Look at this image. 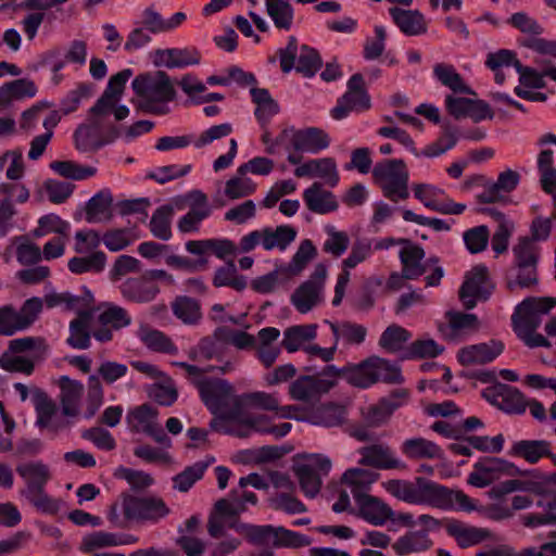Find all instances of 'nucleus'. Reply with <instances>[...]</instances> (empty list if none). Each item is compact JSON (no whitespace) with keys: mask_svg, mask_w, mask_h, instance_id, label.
<instances>
[{"mask_svg":"<svg viewBox=\"0 0 556 556\" xmlns=\"http://www.w3.org/2000/svg\"><path fill=\"white\" fill-rule=\"evenodd\" d=\"M383 486L392 496L405 503L424 504L445 511L477 510V502L462 490L450 489L424 477H416L414 481L391 479Z\"/></svg>","mask_w":556,"mask_h":556,"instance_id":"1","label":"nucleus"},{"mask_svg":"<svg viewBox=\"0 0 556 556\" xmlns=\"http://www.w3.org/2000/svg\"><path fill=\"white\" fill-rule=\"evenodd\" d=\"M172 365L186 371V378L197 388L202 402L212 414L236 407V402L238 406H242V400L235 394L233 387L227 380L205 376L208 369L186 362H173Z\"/></svg>","mask_w":556,"mask_h":556,"instance_id":"2","label":"nucleus"},{"mask_svg":"<svg viewBox=\"0 0 556 556\" xmlns=\"http://www.w3.org/2000/svg\"><path fill=\"white\" fill-rule=\"evenodd\" d=\"M131 87L140 98L139 109L149 114H167L169 112L167 103L176 98L170 78L163 71L138 75L131 81Z\"/></svg>","mask_w":556,"mask_h":556,"instance_id":"3","label":"nucleus"},{"mask_svg":"<svg viewBox=\"0 0 556 556\" xmlns=\"http://www.w3.org/2000/svg\"><path fill=\"white\" fill-rule=\"evenodd\" d=\"M50 346L43 337H23L9 341L0 355V367L9 372L30 376L37 364L48 356Z\"/></svg>","mask_w":556,"mask_h":556,"instance_id":"4","label":"nucleus"},{"mask_svg":"<svg viewBox=\"0 0 556 556\" xmlns=\"http://www.w3.org/2000/svg\"><path fill=\"white\" fill-rule=\"evenodd\" d=\"M372 178L390 201L399 202L409 197V174L403 160L393 159L377 163L372 169Z\"/></svg>","mask_w":556,"mask_h":556,"instance_id":"5","label":"nucleus"},{"mask_svg":"<svg viewBox=\"0 0 556 556\" xmlns=\"http://www.w3.org/2000/svg\"><path fill=\"white\" fill-rule=\"evenodd\" d=\"M289 142L286 150H294L302 153L317 154L330 146L329 135L321 128L307 127L295 129L287 127L277 136L276 143Z\"/></svg>","mask_w":556,"mask_h":556,"instance_id":"6","label":"nucleus"},{"mask_svg":"<svg viewBox=\"0 0 556 556\" xmlns=\"http://www.w3.org/2000/svg\"><path fill=\"white\" fill-rule=\"evenodd\" d=\"M556 305V298H528L515 309L511 324L517 336L533 332L541 325V316L547 314Z\"/></svg>","mask_w":556,"mask_h":556,"instance_id":"7","label":"nucleus"},{"mask_svg":"<svg viewBox=\"0 0 556 556\" xmlns=\"http://www.w3.org/2000/svg\"><path fill=\"white\" fill-rule=\"evenodd\" d=\"M327 268L318 264L309 278L302 282L292 293L291 303L298 312L306 314L325 300Z\"/></svg>","mask_w":556,"mask_h":556,"instance_id":"8","label":"nucleus"},{"mask_svg":"<svg viewBox=\"0 0 556 556\" xmlns=\"http://www.w3.org/2000/svg\"><path fill=\"white\" fill-rule=\"evenodd\" d=\"M159 410L150 404H142L128 410L126 424L130 432L144 433L156 443L170 447L172 441L163 430L159 420Z\"/></svg>","mask_w":556,"mask_h":556,"instance_id":"9","label":"nucleus"},{"mask_svg":"<svg viewBox=\"0 0 556 556\" xmlns=\"http://www.w3.org/2000/svg\"><path fill=\"white\" fill-rule=\"evenodd\" d=\"M121 506L126 518L139 521L157 522L165 518L170 509L166 503L157 496L121 495Z\"/></svg>","mask_w":556,"mask_h":556,"instance_id":"10","label":"nucleus"},{"mask_svg":"<svg viewBox=\"0 0 556 556\" xmlns=\"http://www.w3.org/2000/svg\"><path fill=\"white\" fill-rule=\"evenodd\" d=\"M331 469V460L320 454L309 456L306 462L293 467L301 491L308 498H314L321 489L323 477Z\"/></svg>","mask_w":556,"mask_h":556,"instance_id":"11","label":"nucleus"},{"mask_svg":"<svg viewBox=\"0 0 556 556\" xmlns=\"http://www.w3.org/2000/svg\"><path fill=\"white\" fill-rule=\"evenodd\" d=\"M371 106L370 97L365 88L362 74L352 75L348 81V90L339 98L337 105L331 110L334 119L345 118L350 112H364Z\"/></svg>","mask_w":556,"mask_h":556,"instance_id":"12","label":"nucleus"},{"mask_svg":"<svg viewBox=\"0 0 556 556\" xmlns=\"http://www.w3.org/2000/svg\"><path fill=\"white\" fill-rule=\"evenodd\" d=\"M494 286L490 280L489 270L485 266L473 267L466 276V280L459 289V298L467 309L477 304V299L486 300L492 293Z\"/></svg>","mask_w":556,"mask_h":556,"instance_id":"13","label":"nucleus"},{"mask_svg":"<svg viewBox=\"0 0 556 556\" xmlns=\"http://www.w3.org/2000/svg\"><path fill=\"white\" fill-rule=\"evenodd\" d=\"M516 470V466L508 460L498 457H484L473 465V471L468 476V483L477 488H484L504 475H514Z\"/></svg>","mask_w":556,"mask_h":556,"instance_id":"14","label":"nucleus"},{"mask_svg":"<svg viewBox=\"0 0 556 556\" xmlns=\"http://www.w3.org/2000/svg\"><path fill=\"white\" fill-rule=\"evenodd\" d=\"M414 195L427 208L441 213L459 215L466 210V205L456 203L453 200L445 198L443 189L430 184H416L413 187Z\"/></svg>","mask_w":556,"mask_h":556,"instance_id":"15","label":"nucleus"},{"mask_svg":"<svg viewBox=\"0 0 556 556\" xmlns=\"http://www.w3.org/2000/svg\"><path fill=\"white\" fill-rule=\"evenodd\" d=\"M361 455L359 465L372 467L380 470H405L407 465L400 459L395 452L383 443L363 446L358 450Z\"/></svg>","mask_w":556,"mask_h":556,"instance_id":"16","label":"nucleus"},{"mask_svg":"<svg viewBox=\"0 0 556 556\" xmlns=\"http://www.w3.org/2000/svg\"><path fill=\"white\" fill-rule=\"evenodd\" d=\"M444 528L447 535L453 538L460 548H468L493 540L491 530L471 526L457 519H446Z\"/></svg>","mask_w":556,"mask_h":556,"instance_id":"17","label":"nucleus"},{"mask_svg":"<svg viewBox=\"0 0 556 556\" xmlns=\"http://www.w3.org/2000/svg\"><path fill=\"white\" fill-rule=\"evenodd\" d=\"M34 406L36 412V426L40 429L58 433L71 425L68 420L59 417L58 406L47 393L38 391L34 396Z\"/></svg>","mask_w":556,"mask_h":556,"instance_id":"18","label":"nucleus"},{"mask_svg":"<svg viewBox=\"0 0 556 556\" xmlns=\"http://www.w3.org/2000/svg\"><path fill=\"white\" fill-rule=\"evenodd\" d=\"M334 381L320 376H301L289 386V394L293 400L312 402L328 393Z\"/></svg>","mask_w":556,"mask_h":556,"instance_id":"19","label":"nucleus"},{"mask_svg":"<svg viewBox=\"0 0 556 556\" xmlns=\"http://www.w3.org/2000/svg\"><path fill=\"white\" fill-rule=\"evenodd\" d=\"M241 428L244 438L250 437L252 433L257 432L262 434H271L276 439L287 435L292 425L290 422H282L280 425H273L271 419L266 415H250L241 408Z\"/></svg>","mask_w":556,"mask_h":556,"instance_id":"20","label":"nucleus"},{"mask_svg":"<svg viewBox=\"0 0 556 556\" xmlns=\"http://www.w3.org/2000/svg\"><path fill=\"white\" fill-rule=\"evenodd\" d=\"M504 350L500 340H490L479 344L468 345L459 350L458 361L464 366L483 365L494 361Z\"/></svg>","mask_w":556,"mask_h":556,"instance_id":"21","label":"nucleus"},{"mask_svg":"<svg viewBox=\"0 0 556 556\" xmlns=\"http://www.w3.org/2000/svg\"><path fill=\"white\" fill-rule=\"evenodd\" d=\"M400 451L408 460L413 462L444 458L443 450L437 443L422 437L405 439L400 445Z\"/></svg>","mask_w":556,"mask_h":556,"instance_id":"22","label":"nucleus"},{"mask_svg":"<svg viewBox=\"0 0 556 556\" xmlns=\"http://www.w3.org/2000/svg\"><path fill=\"white\" fill-rule=\"evenodd\" d=\"M201 54L195 48L157 49L154 52V65L167 68H180L199 64Z\"/></svg>","mask_w":556,"mask_h":556,"instance_id":"23","label":"nucleus"},{"mask_svg":"<svg viewBox=\"0 0 556 556\" xmlns=\"http://www.w3.org/2000/svg\"><path fill=\"white\" fill-rule=\"evenodd\" d=\"M138 538L132 534H117L106 531H94L86 534L80 543L79 549L83 553H92L97 549L115 547L121 545H132Z\"/></svg>","mask_w":556,"mask_h":556,"instance_id":"24","label":"nucleus"},{"mask_svg":"<svg viewBox=\"0 0 556 556\" xmlns=\"http://www.w3.org/2000/svg\"><path fill=\"white\" fill-rule=\"evenodd\" d=\"M60 394L59 400L64 417L74 418L79 415L80 401L84 394V384L73 380L67 376L59 379Z\"/></svg>","mask_w":556,"mask_h":556,"instance_id":"25","label":"nucleus"},{"mask_svg":"<svg viewBox=\"0 0 556 556\" xmlns=\"http://www.w3.org/2000/svg\"><path fill=\"white\" fill-rule=\"evenodd\" d=\"M303 200L311 212L320 215L334 212L339 207L336 195L325 189L320 182H314L311 187L305 189Z\"/></svg>","mask_w":556,"mask_h":556,"instance_id":"26","label":"nucleus"},{"mask_svg":"<svg viewBox=\"0 0 556 556\" xmlns=\"http://www.w3.org/2000/svg\"><path fill=\"white\" fill-rule=\"evenodd\" d=\"M488 399L497 405L503 412L509 414H522L527 408V402L521 392L507 384H497L489 391Z\"/></svg>","mask_w":556,"mask_h":556,"instance_id":"27","label":"nucleus"},{"mask_svg":"<svg viewBox=\"0 0 556 556\" xmlns=\"http://www.w3.org/2000/svg\"><path fill=\"white\" fill-rule=\"evenodd\" d=\"M119 289L126 300L135 303H149L153 301L160 292L157 285L150 281L146 275L125 280Z\"/></svg>","mask_w":556,"mask_h":556,"instance_id":"28","label":"nucleus"},{"mask_svg":"<svg viewBox=\"0 0 556 556\" xmlns=\"http://www.w3.org/2000/svg\"><path fill=\"white\" fill-rule=\"evenodd\" d=\"M358 516L372 526H383L392 518V509L378 497L367 495L355 501Z\"/></svg>","mask_w":556,"mask_h":556,"instance_id":"29","label":"nucleus"},{"mask_svg":"<svg viewBox=\"0 0 556 556\" xmlns=\"http://www.w3.org/2000/svg\"><path fill=\"white\" fill-rule=\"evenodd\" d=\"M93 312L91 309H83L77 313V317L70 323V336L66 343L73 349L86 350L90 346V323Z\"/></svg>","mask_w":556,"mask_h":556,"instance_id":"30","label":"nucleus"},{"mask_svg":"<svg viewBox=\"0 0 556 556\" xmlns=\"http://www.w3.org/2000/svg\"><path fill=\"white\" fill-rule=\"evenodd\" d=\"M389 13L401 31L407 36H418L427 31L425 16L417 10L391 8Z\"/></svg>","mask_w":556,"mask_h":556,"instance_id":"31","label":"nucleus"},{"mask_svg":"<svg viewBox=\"0 0 556 556\" xmlns=\"http://www.w3.org/2000/svg\"><path fill=\"white\" fill-rule=\"evenodd\" d=\"M511 457L522 458L529 464L551 455V443L545 440H520L513 443L508 451Z\"/></svg>","mask_w":556,"mask_h":556,"instance_id":"32","label":"nucleus"},{"mask_svg":"<svg viewBox=\"0 0 556 556\" xmlns=\"http://www.w3.org/2000/svg\"><path fill=\"white\" fill-rule=\"evenodd\" d=\"M433 542L427 531H408L401 535L391 546L396 555L407 556L409 554L422 553L432 546Z\"/></svg>","mask_w":556,"mask_h":556,"instance_id":"33","label":"nucleus"},{"mask_svg":"<svg viewBox=\"0 0 556 556\" xmlns=\"http://www.w3.org/2000/svg\"><path fill=\"white\" fill-rule=\"evenodd\" d=\"M399 256L404 277L407 280H415L426 273V266L421 263L425 258V251L421 247L409 241L401 249Z\"/></svg>","mask_w":556,"mask_h":556,"instance_id":"34","label":"nucleus"},{"mask_svg":"<svg viewBox=\"0 0 556 556\" xmlns=\"http://www.w3.org/2000/svg\"><path fill=\"white\" fill-rule=\"evenodd\" d=\"M378 473L363 468L348 469L342 476V483L345 484L357 501L369 495L371 484L378 479Z\"/></svg>","mask_w":556,"mask_h":556,"instance_id":"35","label":"nucleus"},{"mask_svg":"<svg viewBox=\"0 0 556 556\" xmlns=\"http://www.w3.org/2000/svg\"><path fill=\"white\" fill-rule=\"evenodd\" d=\"M217 415L210 422L212 430L237 438H244L245 433L241 432V406H238V403L236 407L226 408Z\"/></svg>","mask_w":556,"mask_h":556,"instance_id":"36","label":"nucleus"},{"mask_svg":"<svg viewBox=\"0 0 556 556\" xmlns=\"http://www.w3.org/2000/svg\"><path fill=\"white\" fill-rule=\"evenodd\" d=\"M536 63L543 67L542 73H538L535 70L523 66L520 61L515 62V68L520 75V84L531 88H544V77H549L556 81V67L548 64L544 60H538Z\"/></svg>","mask_w":556,"mask_h":556,"instance_id":"37","label":"nucleus"},{"mask_svg":"<svg viewBox=\"0 0 556 556\" xmlns=\"http://www.w3.org/2000/svg\"><path fill=\"white\" fill-rule=\"evenodd\" d=\"M345 381L359 389H367L377 383V377L372 369V356L358 364L346 365Z\"/></svg>","mask_w":556,"mask_h":556,"instance_id":"38","label":"nucleus"},{"mask_svg":"<svg viewBox=\"0 0 556 556\" xmlns=\"http://www.w3.org/2000/svg\"><path fill=\"white\" fill-rule=\"evenodd\" d=\"M113 198L109 191H100L86 204V220L89 224L104 223L112 218Z\"/></svg>","mask_w":556,"mask_h":556,"instance_id":"39","label":"nucleus"},{"mask_svg":"<svg viewBox=\"0 0 556 556\" xmlns=\"http://www.w3.org/2000/svg\"><path fill=\"white\" fill-rule=\"evenodd\" d=\"M262 229L265 251L274 249L285 251L296 238V230L290 225H281L276 228L264 227Z\"/></svg>","mask_w":556,"mask_h":556,"instance_id":"40","label":"nucleus"},{"mask_svg":"<svg viewBox=\"0 0 556 556\" xmlns=\"http://www.w3.org/2000/svg\"><path fill=\"white\" fill-rule=\"evenodd\" d=\"M433 75L443 86L451 89L454 93L475 94L452 64L437 63L433 66Z\"/></svg>","mask_w":556,"mask_h":556,"instance_id":"41","label":"nucleus"},{"mask_svg":"<svg viewBox=\"0 0 556 556\" xmlns=\"http://www.w3.org/2000/svg\"><path fill=\"white\" fill-rule=\"evenodd\" d=\"M316 336V325L291 326L285 330L281 345L289 353H293L304 349V343L314 340Z\"/></svg>","mask_w":556,"mask_h":556,"instance_id":"42","label":"nucleus"},{"mask_svg":"<svg viewBox=\"0 0 556 556\" xmlns=\"http://www.w3.org/2000/svg\"><path fill=\"white\" fill-rule=\"evenodd\" d=\"M329 326L333 333L336 345H338L339 340H343L345 344L359 345L367 336V328L361 324L342 321L329 323Z\"/></svg>","mask_w":556,"mask_h":556,"instance_id":"43","label":"nucleus"},{"mask_svg":"<svg viewBox=\"0 0 556 556\" xmlns=\"http://www.w3.org/2000/svg\"><path fill=\"white\" fill-rule=\"evenodd\" d=\"M175 214V208L172 204H164L159 206L151 216L150 231L153 237L167 241L172 238V220Z\"/></svg>","mask_w":556,"mask_h":556,"instance_id":"44","label":"nucleus"},{"mask_svg":"<svg viewBox=\"0 0 556 556\" xmlns=\"http://www.w3.org/2000/svg\"><path fill=\"white\" fill-rule=\"evenodd\" d=\"M139 338L142 343L151 351L169 355L178 354V348L176 344L168 336L160 330L151 329L148 327L141 328L139 330Z\"/></svg>","mask_w":556,"mask_h":556,"instance_id":"45","label":"nucleus"},{"mask_svg":"<svg viewBox=\"0 0 556 556\" xmlns=\"http://www.w3.org/2000/svg\"><path fill=\"white\" fill-rule=\"evenodd\" d=\"M266 13L276 28L290 30L293 25L294 10L286 0H265Z\"/></svg>","mask_w":556,"mask_h":556,"instance_id":"46","label":"nucleus"},{"mask_svg":"<svg viewBox=\"0 0 556 556\" xmlns=\"http://www.w3.org/2000/svg\"><path fill=\"white\" fill-rule=\"evenodd\" d=\"M229 528L243 535L250 543L254 545L267 544L275 532V528L271 526L244 523L240 521V519H236L230 522Z\"/></svg>","mask_w":556,"mask_h":556,"instance_id":"47","label":"nucleus"},{"mask_svg":"<svg viewBox=\"0 0 556 556\" xmlns=\"http://www.w3.org/2000/svg\"><path fill=\"white\" fill-rule=\"evenodd\" d=\"M172 311L186 325H197L202 318L200 303L189 296H177L172 303Z\"/></svg>","mask_w":556,"mask_h":556,"instance_id":"48","label":"nucleus"},{"mask_svg":"<svg viewBox=\"0 0 556 556\" xmlns=\"http://www.w3.org/2000/svg\"><path fill=\"white\" fill-rule=\"evenodd\" d=\"M16 471L26 481L27 489L43 488L50 479L49 468L41 462L18 465Z\"/></svg>","mask_w":556,"mask_h":556,"instance_id":"49","label":"nucleus"},{"mask_svg":"<svg viewBox=\"0 0 556 556\" xmlns=\"http://www.w3.org/2000/svg\"><path fill=\"white\" fill-rule=\"evenodd\" d=\"M210 464L211 460H200L186 467L181 472L173 477V488L179 492H188L197 481L202 479Z\"/></svg>","mask_w":556,"mask_h":556,"instance_id":"50","label":"nucleus"},{"mask_svg":"<svg viewBox=\"0 0 556 556\" xmlns=\"http://www.w3.org/2000/svg\"><path fill=\"white\" fill-rule=\"evenodd\" d=\"M106 264V255L102 251H96L87 256H76L68 261V269L73 274L101 273Z\"/></svg>","mask_w":556,"mask_h":556,"instance_id":"51","label":"nucleus"},{"mask_svg":"<svg viewBox=\"0 0 556 556\" xmlns=\"http://www.w3.org/2000/svg\"><path fill=\"white\" fill-rule=\"evenodd\" d=\"M325 232L327 233V238L323 243V251L334 258H339L346 252L350 245L348 232L338 230L332 225H327Z\"/></svg>","mask_w":556,"mask_h":556,"instance_id":"52","label":"nucleus"},{"mask_svg":"<svg viewBox=\"0 0 556 556\" xmlns=\"http://www.w3.org/2000/svg\"><path fill=\"white\" fill-rule=\"evenodd\" d=\"M372 369L375 377H377V383L401 384L404 382L401 368L386 358L374 355Z\"/></svg>","mask_w":556,"mask_h":556,"instance_id":"53","label":"nucleus"},{"mask_svg":"<svg viewBox=\"0 0 556 556\" xmlns=\"http://www.w3.org/2000/svg\"><path fill=\"white\" fill-rule=\"evenodd\" d=\"M374 253L372 241L359 238L352 243L349 255L342 261V269L350 271L361 263L369 260Z\"/></svg>","mask_w":556,"mask_h":556,"instance_id":"54","label":"nucleus"},{"mask_svg":"<svg viewBox=\"0 0 556 556\" xmlns=\"http://www.w3.org/2000/svg\"><path fill=\"white\" fill-rule=\"evenodd\" d=\"M410 338L408 330L399 325H391L381 333L379 345L389 353H396Z\"/></svg>","mask_w":556,"mask_h":556,"instance_id":"55","label":"nucleus"},{"mask_svg":"<svg viewBox=\"0 0 556 556\" xmlns=\"http://www.w3.org/2000/svg\"><path fill=\"white\" fill-rule=\"evenodd\" d=\"M50 167L60 176L74 180H84L97 173L94 167L84 166L73 161H54Z\"/></svg>","mask_w":556,"mask_h":556,"instance_id":"56","label":"nucleus"},{"mask_svg":"<svg viewBox=\"0 0 556 556\" xmlns=\"http://www.w3.org/2000/svg\"><path fill=\"white\" fill-rule=\"evenodd\" d=\"M99 323L102 326H109L111 329H122L131 324V317L128 312L118 305L106 303L102 313L99 315Z\"/></svg>","mask_w":556,"mask_h":556,"instance_id":"57","label":"nucleus"},{"mask_svg":"<svg viewBox=\"0 0 556 556\" xmlns=\"http://www.w3.org/2000/svg\"><path fill=\"white\" fill-rule=\"evenodd\" d=\"M43 301L48 308L62 306L65 311H75L77 313L85 309V306L88 304L84 298L73 295L70 292L48 293L45 295Z\"/></svg>","mask_w":556,"mask_h":556,"instance_id":"58","label":"nucleus"},{"mask_svg":"<svg viewBox=\"0 0 556 556\" xmlns=\"http://www.w3.org/2000/svg\"><path fill=\"white\" fill-rule=\"evenodd\" d=\"M443 346L439 345L433 339H419L414 341L405 351L403 358H426L437 357L443 352Z\"/></svg>","mask_w":556,"mask_h":556,"instance_id":"59","label":"nucleus"},{"mask_svg":"<svg viewBox=\"0 0 556 556\" xmlns=\"http://www.w3.org/2000/svg\"><path fill=\"white\" fill-rule=\"evenodd\" d=\"M255 190L256 185L252 181V179L244 177V175H239L238 173L236 176L227 180L225 185V194L230 200H237L251 195L255 192Z\"/></svg>","mask_w":556,"mask_h":556,"instance_id":"60","label":"nucleus"},{"mask_svg":"<svg viewBox=\"0 0 556 556\" xmlns=\"http://www.w3.org/2000/svg\"><path fill=\"white\" fill-rule=\"evenodd\" d=\"M321 67V59L318 52L307 46H302L298 62L295 65L296 72L306 77L314 76Z\"/></svg>","mask_w":556,"mask_h":556,"instance_id":"61","label":"nucleus"},{"mask_svg":"<svg viewBox=\"0 0 556 556\" xmlns=\"http://www.w3.org/2000/svg\"><path fill=\"white\" fill-rule=\"evenodd\" d=\"M43 303V299L37 296L30 298L23 303L21 308L17 311V318L23 331L30 328L38 319L42 311Z\"/></svg>","mask_w":556,"mask_h":556,"instance_id":"62","label":"nucleus"},{"mask_svg":"<svg viewBox=\"0 0 556 556\" xmlns=\"http://www.w3.org/2000/svg\"><path fill=\"white\" fill-rule=\"evenodd\" d=\"M313 422L324 427H334L343 422V409L334 404L318 407L312 415Z\"/></svg>","mask_w":556,"mask_h":556,"instance_id":"63","label":"nucleus"},{"mask_svg":"<svg viewBox=\"0 0 556 556\" xmlns=\"http://www.w3.org/2000/svg\"><path fill=\"white\" fill-rule=\"evenodd\" d=\"M317 254L316 248L309 239L301 241L296 252L294 253L288 269L291 274L301 273L309 261H312Z\"/></svg>","mask_w":556,"mask_h":556,"instance_id":"64","label":"nucleus"}]
</instances>
